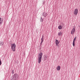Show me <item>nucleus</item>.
Segmentation results:
<instances>
[{"instance_id": "obj_9", "label": "nucleus", "mask_w": 80, "mask_h": 80, "mask_svg": "<svg viewBox=\"0 0 80 80\" xmlns=\"http://www.w3.org/2000/svg\"><path fill=\"white\" fill-rule=\"evenodd\" d=\"M76 39H77V37H75L73 39V43H72V45L73 47L75 46V40H76Z\"/></svg>"}, {"instance_id": "obj_13", "label": "nucleus", "mask_w": 80, "mask_h": 80, "mask_svg": "<svg viewBox=\"0 0 80 80\" xmlns=\"http://www.w3.org/2000/svg\"><path fill=\"white\" fill-rule=\"evenodd\" d=\"M61 35H62V33L61 32H60L58 33V36H60Z\"/></svg>"}, {"instance_id": "obj_1", "label": "nucleus", "mask_w": 80, "mask_h": 80, "mask_svg": "<svg viewBox=\"0 0 80 80\" xmlns=\"http://www.w3.org/2000/svg\"><path fill=\"white\" fill-rule=\"evenodd\" d=\"M42 55H43V53L42 52H40V54H39L38 55V63H40L42 61Z\"/></svg>"}, {"instance_id": "obj_14", "label": "nucleus", "mask_w": 80, "mask_h": 80, "mask_svg": "<svg viewBox=\"0 0 80 80\" xmlns=\"http://www.w3.org/2000/svg\"><path fill=\"white\" fill-rule=\"evenodd\" d=\"M43 19H42V18L41 17L40 18V22H43Z\"/></svg>"}, {"instance_id": "obj_18", "label": "nucleus", "mask_w": 80, "mask_h": 80, "mask_svg": "<svg viewBox=\"0 0 80 80\" xmlns=\"http://www.w3.org/2000/svg\"><path fill=\"white\" fill-rule=\"evenodd\" d=\"M2 65V61L1 60H0V65Z\"/></svg>"}, {"instance_id": "obj_2", "label": "nucleus", "mask_w": 80, "mask_h": 80, "mask_svg": "<svg viewBox=\"0 0 80 80\" xmlns=\"http://www.w3.org/2000/svg\"><path fill=\"white\" fill-rule=\"evenodd\" d=\"M15 47H16V45L15 43L11 45V49H12L13 52L15 51Z\"/></svg>"}, {"instance_id": "obj_6", "label": "nucleus", "mask_w": 80, "mask_h": 80, "mask_svg": "<svg viewBox=\"0 0 80 80\" xmlns=\"http://www.w3.org/2000/svg\"><path fill=\"white\" fill-rule=\"evenodd\" d=\"M43 42V34L42 35V38H41V42L40 43V46H41V45H42V43Z\"/></svg>"}, {"instance_id": "obj_5", "label": "nucleus", "mask_w": 80, "mask_h": 80, "mask_svg": "<svg viewBox=\"0 0 80 80\" xmlns=\"http://www.w3.org/2000/svg\"><path fill=\"white\" fill-rule=\"evenodd\" d=\"M78 13V9H75L74 11V14L75 15H77Z\"/></svg>"}, {"instance_id": "obj_16", "label": "nucleus", "mask_w": 80, "mask_h": 80, "mask_svg": "<svg viewBox=\"0 0 80 80\" xmlns=\"http://www.w3.org/2000/svg\"><path fill=\"white\" fill-rule=\"evenodd\" d=\"M12 74H13V73H14V70H12Z\"/></svg>"}, {"instance_id": "obj_17", "label": "nucleus", "mask_w": 80, "mask_h": 80, "mask_svg": "<svg viewBox=\"0 0 80 80\" xmlns=\"http://www.w3.org/2000/svg\"><path fill=\"white\" fill-rule=\"evenodd\" d=\"M1 19L2 18H0V23H2V22L1 21Z\"/></svg>"}, {"instance_id": "obj_10", "label": "nucleus", "mask_w": 80, "mask_h": 80, "mask_svg": "<svg viewBox=\"0 0 80 80\" xmlns=\"http://www.w3.org/2000/svg\"><path fill=\"white\" fill-rule=\"evenodd\" d=\"M57 70L58 71H59L60 70V66H58L57 67Z\"/></svg>"}, {"instance_id": "obj_3", "label": "nucleus", "mask_w": 80, "mask_h": 80, "mask_svg": "<svg viewBox=\"0 0 80 80\" xmlns=\"http://www.w3.org/2000/svg\"><path fill=\"white\" fill-rule=\"evenodd\" d=\"M18 75L17 74H15L12 78L13 79H14V80H16L17 78H18Z\"/></svg>"}, {"instance_id": "obj_11", "label": "nucleus", "mask_w": 80, "mask_h": 80, "mask_svg": "<svg viewBox=\"0 0 80 80\" xmlns=\"http://www.w3.org/2000/svg\"><path fill=\"white\" fill-rule=\"evenodd\" d=\"M0 45L2 46V45H3V42L1 41L0 42Z\"/></svg>"}, {"instance_id": "obj_7", "label": "nucleus", "mask_w": 80, "mask_h": 80, "mask_svg": "<svg viewBox=\"0 0 80 80\" xmlns=\"http://www.w3.org/2000/svg\"><path fill=\"white\" fill-rule=\"evenodd\" d=\"M55 43H56V46H58V44H59V42H58V40L56 39Z\"/></svg>"}, {"instance_id": "obj_15", "label": "nucleus", "mask_w": 80, "mask_h": 80, "mask_svg": "<svg viewBox=\"0 0 80 80\" xmlns=\"http://www.w3.org/2000/svg\"><path fill=\"white\" fill-rule=\"evenodd\" d=\"M47 56L46 55L44 57V60H47Z\"/></svg>"}, {"instance_id": "obj_12", "label": "nucleus", "mask_w": 80, "mask_h": 80, "mask_svg": "<svg viewBox=\"0 0 80 80\" xmlns=\"http://www.w3.org/2000/svg\"><path fill=\"white\" fill-rule=\"evenodd\" d=\"M58 28L59 29V30H61L62 28V27L60 25L58 27Z\"/></svg>"}, {"instance_id": "obj_8", "label": "nucleus", "mask_w": 80, "mask_h": 80, "mask_svg": "<svg viewBox=\"0 0 80 80\" xmlns=\"http://www.w3.org/2000/svg\"><path fill=\"white\" fill-rule=\"evenodd\" d=\"M42 15L43 17H46L47 16V13L45 12H43L42 13Z\"/></svg>"}, {"instance_id": "obj_4", "label": "nucleus", "mask_w": 80, "mask_h": 80, "mask_svg": "<svg viewBox=\"0 0 80 80\" xmlns=\"http://www.w3.org/2000/svg\"><path fill=\"white\" fill-rule=\"evenodd\" d=\"M75 26L73 28V29H72V31H71V33L72 35L74 34L75 33Z\"/></svg>"}]
</instances>
